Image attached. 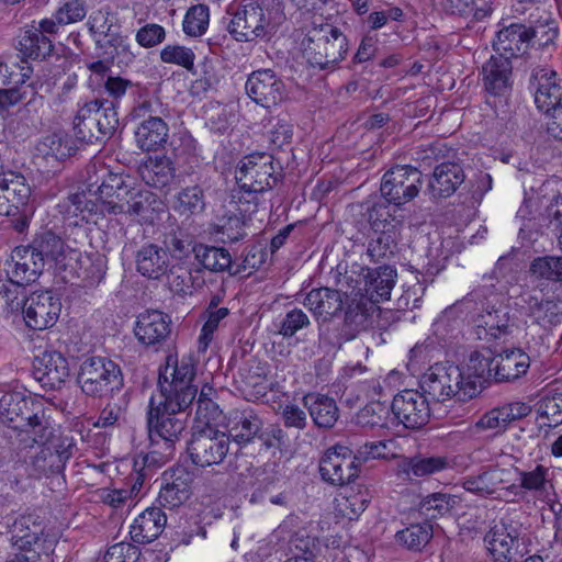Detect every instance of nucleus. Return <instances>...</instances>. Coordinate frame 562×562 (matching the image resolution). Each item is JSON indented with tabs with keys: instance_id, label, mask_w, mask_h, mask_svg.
<instances>
[{
	"instance_id": "nucleus-46",
	"label": "nucleus",
	"mask_w": 562,
	"mask_h": 562,
	"mask_svg": "<svg viewBox=\"0 0 562 562\" xmlns=\"http://www.w3.org/2000/svg\"><path fill=\"white\" fill-rule=\"evenodd\" d=\"M457 504L458 499L454 495L432 493L420 501L419 512L428 519H436L450 514Z\"/></svg>"
},
{
	"instance_id": "nucleus-32",
	"label": "nucleus",
	"mask_w": 562,
	"mask_h": 562,
	"mask_svg": "<svg viewBox=\"0 0 562 562\" xmlns=\"http://www.w3.org/2000/svg\"><path fill=\"white\" fill-rule=\"evenodd\" d=\"M167 517L158 507H150L139 514L131 526L134 542L149 543L157 539L166 527Z\"/></svg>"
},
{
	"instance_id": "nucleus-20",
	"label": "nucleus",
	"mask_w": 562,
	"mask_h": 562,
	"mask_svg": "<svg viewBox=\"0 0 562 562\" xmlns=\"http://www.w3.org/2000/svg\"><path fill=\"white\" fill-rule=\"evenodd\" d=\"M536 34L537 31L531 26L512 23L497 32L493 47L498 53V56L510 60L513 57L527 53Z\"/></svg>"
},
{
	"instance_id": "nucleus-35",
	"label": "nucleus",
	"mask_w": 562,
	"mask_h": 562,
	"mask_svg": "<svg viewBox=\"0 0 562 562\" xmlns=\"http://www.w3.org/2000/svg\"><path fill=\"white\" fill-rule=\"evenodd\" d=\"M20 61L15 65L16 70H12V82L14 85H24L31 79L33 74V63L35 60V27L26 25L18 36Z\"/></svg>"
},
{
	"instance_id": "nucleus-42",
	"label": "nucleus",
	"mask_w": 562,
	"mask_h": 562,
	"mask_svg": "<svg viewBox=\"0 0 562 562\" xmlns=\"http://www.w3.org/2000/svg\"><path fill=\"white\" fill-rule=\"evenodd\" d=\"M303 404L318 428H331L338 420V406L335 400L327 395L307 394L303 397Z\"/></svg>"
},
{
	"instance_id": "nucleus-18",
	"label": "nucleus",
	"mask_w": 562,
	"mask_h": 562,
	"mask_svg": "<svg viewBox=\"0 0 562 562\" xmlns=\"http://www.w3.org/2000/svg\"><path fill=\"white\" fill-rule=\"evenodd\" d=\"M529 85L540 111L551 114L554 109H562V87L557 81L555 71L536 67L531 71Z\"/></svg>"
},
{
	"instance_id": "nucleus-50",
	"label": "nucleus",
	"mask_w": 562,
	"mask_h": 562,
	"mask_svg": "<svg viewBox=\"0 0 562 562\" xmlns=\"http://www.w3.org/2000/svg\"><path fill=\"white\" fill-rule=\"evenodd\" d=\"M529 272L536 279L562 283V256L535 258L530 263Z\"/></svg>"
},
{
	"instance_id": "nucleus-7",
	"label": "nucleus",
	"mask_w": 562,
	"mask_h": 562,
	"mask_svg": "<svg viewBox=\"0 0 562 562\" xmlns=\"http://www.w3.org/2000/svg\"><path fill=\"white\" fill-rule=\"evenodd\" d=\"M194 375L191 358L183 357L178 360L176 356H167L165 366L159 369V395L171 397L183 404H192L198 394V387L192 385Z\"/></svg>"
},
{
	"instance_id": "nucleus-61",
	"label": "nucleus",
	"mask_w": 562,
	"mask_h": 562,
	"mask_svg": "<svg viewBox=\"0 0 562 562\" xmlns=\"http://www.w3.org/2000/svg\"><path fill=\"white\" fill-rule=\"evenodd\" d=\"M61 134L52 132L43 136L37 145V156L42 155L43 158L50 164V167L58 168L60 166V157L66 156L61 150Z\"/></svg>"
},
{
	"instance_id": "nucleus-52",
	"label": "nucleus",
	"mask_w": 562,
	"mask_h": 562,
	"mask_svg": "<svg viewBox=\"0 0 562 562\" xmlns=\"http://www.w3.org/2000/svg\"><path fill=\"white\" fill-rule=\"evenodd\" d=\"M91 102H95L94 110L97 111L93 113L98 121V133L102 135V137H110L119 126V117L114 102L108 99H95Z\"/></svg>"
},
{
	"instance_id": "nucleus-9",
	"label": "nucleus",
	"mask_w": 562,
	"mask_h": 562,
	"mask_svg": "<svg viewBox=\"0 0 562 562\" xmlns=\"http://www.w3.org/2000/svg\"><path fill=\"white\" fill-rule=\"evenodd\" d=\"M229 436L212 427L192 434L187 446L191 462L201 468L221 464L229 451Z\"/></svg>"
},
{
	"instance_id": "nucleus-19",
	"label": "nucleus",
	"mask_w": 562,
	"mask_h": 562,
	"mask_svg": "<svg viewBox=\"0 0 562 562\" xmlns=\"http://www.w3.org/2000/svg\"><path fill=\"white\" fill-rule=\"evenodd\" d=\"M495 356L488 352L473 351L470 355L463 373V398H473L479 395L486 384L496 382L494 374Z\"/></svg>"
},
{
	"instance_id": "nucleus-57",
	"label": "nucleus",
	"mask_w": 562,
	"mask_h": 562,
	"mask_svg": "<svg viewBox=\"0 0 562 562\" xmlns=\"http://www.w3.org/2000/svg\"><path fill=\"white\" fill-rule=\"evenodd\" d=\"M209 8L205 4H196L191 7L184 16L182 29L183 32L191 37H198L206 32L209 26Z\"/></svg>"
},
{
	"instance_id": "nucleus-36",
	"label": "nucleus",
	"mask_w": 562,
	"mask_h": 562,
	"mask_svg": "<svg viewBox=\"0 0 562 562\" xmlns=\"http://www.w3.org/2000/svg\"><path fill=\"white\" fill-rule=\"evenodd\" d=\"M143 181L155 189L164 190L170 187L176 179V168L167 156L149 157L140 167Z\"/></svg>"
},
{
	"instance_id": "nucleus-8",
	"label": "nucleus",
	"mask_w": 562,
	"mask_h": 562,
	"mask_svg": "<svg viewBox=\"0 0 562 562\" xmlns=\"http://www.w3.org/2000/svg\"><path fill=\"white\" fill-rule=\"evenodd\" d=\"M419 387L427 400L443 403L452 397L463 398V373L457 366L436 363L420 378Z\"/></svg>"
},
{
	"instance_id": "nucleus-1",
	"label": "nucleus",
	"mask_w": 562,
	"mask_h": 562,
	"mask_svg": "<svg viewBox=\"0 0 562 562\" xmlns=\"http://www.w3.org/2000/svg\"><path fill=\"white\" fill-rule=\"evenodd\" d=\"M59 416L56 406L43 407L42 416H37V472L52 477L57 486L64 483V469L75 448L74 439L61 429Z\"/></svg>"
},
{
	"instance_id": "nucleus-30",
	"label": "nucleus",
	"mask_w": 562,
	"mask_h": 562,
	"mask_svg": "<svg viewBox=\"0 0 562 562\" xmlns=\"http://www.w3.org/2000/svg\"><path fill=\"white\" fill-rule=\"evenodd\" d=\"M512 61L506 57L492 56L483 66V83L493 95H504L512 87Z\"/></svg>"
},
{
	"instance_id": "nucleus-53",
	"label": "nucleus",
	"mask_w": 562,
	"mask_h": 562,
	"mask_svg": "<svg viewBox=\"0 0 562 562\" xmlns=\"http://www.w3.org/2000/svg\"><path fill=\"white\" fill-rule=\"evenodd\" d=\"M517 474L519 475L520 485L517 486L512 484L506 487L509 492H515L517 487H520L525 491L535 492V493H543L547 490L548 484V473L549 469L543 465H537L531 471H522L518 468L515 469Z\"/></svg>"
},
{
	"instance_id": "nucleus-16",
	"label": "nucleus",
	"mask_w": 562,
	"mask_h": 562,
	"mask_svg": "<svg viewBox=\"0 0 562 562\" xmlns=\"http://www.w3.org/2000/svg\"><path fill=\"white\" fill-rule=\"evenodd\" d=\"M33 294V289L24 291L0 271V316L7 317L22 310L23 323L30 331H32V322L35 321V308L33 301L30 302L29 297Z\"/></svg>"
},
{
	"instance_id": "nucleus-49",
	"label": "nucleus",
	"mask_w": 562,
	"mask_h": 562,
	"mask_svg": "<svg viewBox=\"0 0 562 562\" xmlns=\"http://www.w3.org/2000/svg\"><path fill=\"white\" fill-rule=\"evenodd\" d=\"M370 495L367 488L351 490L346 495L337 498V510L349 520L357 519L370 503Z\"/></svg>"
},
{
	"instance_id": "nucleus-10",
	"label": "nucleus",
	"mask_w": 562,
	"mask_h": 562,
	"mask_svg": "<svg viewBox=\"0 0 562 562\" xmlns=\"http://www.w3.org/2000/svg\"><path fill=\"white\" fill-rule=\"evenodd\" d=\"M422 183L423 175L417 168L396 166L384 173L380 191L389 203L404 205L418 195Z\"/></svg>"
},
{
	"instance_id": "nucleus-24",
	"label": "nucleus",
	"mask_w": 562,
	"mask_h": 562,
	"mask_svg": "<svg viewBox=\"0 0 562 562\" xmlns=\"http://www.w3.org/2000/svg\"><path fill=\"white\" fill-rule=\"evenodd\" d=\"M262 427V419L250 407L233 409L227 418V436H229V440L233 439L240 446L252 442Z\"/></svg>"
},
{
	"instance_id": "nucleus-23",
	"label": "nucleus",
	"mask_w": 562,
	"mask_h": 562,
	"mask_svg": "<svg viewBox=\"0 0 562 562\" xmlns=\"http://www.w3.org/2000/svg\"><path fill=\"white\" fill-rule=\"evenodd\" d=\"M519 299L524 304L522 307L527 311V315L538 325L548 327L560 322L559 303L553 299L544 297L541 291L524 290Z\"/></svg>"
},
{
	"instance_id": "nucleus-45",
	"label": "nucleus",
	"mask_w": 562,
	"mask_h": 562,
	"mask_svg": "<svg viewBox=\"0 0 562 562\" xmlns=\"http://www.w3.org/2000/svg\"><path fill=\"white\" fill-rule=\"evenodd\" d=\"M95 102L85 103L77 112L74 121L76 137L86 143L99 140L102 135L98 133V121L94 116Z\"/></svg>"
},
{
	"instance_id": "nucleus-27",
	"label": "nucleus",
	"mask_w": 562,
	"mask_h": 562,
	"mask_svg": "<svg viewBox=\"0 0 562 562\" xmlns=\"http://www.w3.org/2000/svg\"><path fill=\"white\" fill-rule=\"evenodd\" d=\"M37 256L44 263H49L59 270L72 268L71 262H77L80 252L65 246L63 239L48 232L45 233L37 246Z\"/></svg>"
},
{
	"instance_id": "nucleus-29",
	"label": "nucleus",
	"mask_w": 562,
	"mask_h": 562,
	"mask_svg": "<svg viewBox=\"0 0 562 562\" xmlns=\"http://www.w3.org/2000/svg\"><path fill=\"white\" fill-rule=\"evenodd\" d=\"M135 263L137 272L143 277L159 280L169 271V254L164 247L147 243L137 250Z\"/></svg>"
},
{
	"instance_id": "nucleus-60",
	"label": "nucleus",
	"mask_w": 562,
	"mask_h": 562,
	"mask_svg": "<svg viewBox=\"0 0 562 562\" xmlns=\"http://www.w3.org/2000/svg\"><path fill=\"white\" fill-rule=\"evenodd\" d=\"M386 412V407L382 403L371 402L356 414L355 423L362 428L385 427Z\"/></svg>"
},
{
	"instance_id": "nucleus-64",
	"label": "nucleus",
	"mask_w": 562,
	"mask_h": 562,
	"mask_svg": "<svg viewBox=\"0 0 562 562\" xmlns=\"http://www.w3.org/2000/svg\"><path fill=\"white\" fill-rule=\"evenodd\" d=\"M139 558V548L123 541L111 546L106 550L104 562H138Z\"/></svg>"
},
{
	"instance_id": "nucleus-40",
	"label": "nucleus",
	"mask_w": 562,
	"mask_h": 562,
	"mask_svg": "<svg viewBox=\"0 0 562 562\" xmlns=\"http://www.w3.org/2000/svg\"><path fill=\"white\" fill-rule=\"evenodd\" d=\"M168 125L159 116L144 119L135 130L136 145L144 151L157 150L168 139Z\"/></svg>"
},
{
	"instance_id": "nucleus-38",
	"label": "nucleus",
	"mask_w": 562,
	"mask_h": 562,
	"mask_svg": "<svg viewBox=\"0 0 562 562\" xmlns=\"http://www.w3.org/2000/svg\"><path fill=\"white\" fill-rule=\"evenodd\" d=\"M496 383L512 382L526 374L530 367L529 356L520 349L506 350L495 356Z\"/></svg>"
},
{
	"instance_id": "nucleus-4",
	"label": "nucleus",
	"mask_w": 562,
	"mask_h": 562,
	"mask_svg": "<svg viewBox=\"0 0 562 562\" xmlns=\"http://www.w3.org/2000/svg\"><path fill=\"white\" fill-rule=\"evenodd\" d=\"M303 53L312 67L333 70L345 59L348 40L341 31L329 24L313 26L303 40Z\"/></svg>"
},
{
	"instance_id": "nucleus-48",
	"label": "nucleus",
	"mask_w": 562,
	"mask_h": 562,
	"mask_svg": "<svg viewBox=\"0 0 562 562\" xmlns=\"http://www.w3.org/2000/svg\"><path fill=\"white\" fill-rule=\"evenodd\" d=\"M30 402L32 400L25 398L21 393L3 395L0 400V415L10 423L16 422L19 418L31 422L33 415L30 414Z\"/></svg>"
},
{
	"instance_id": "nucleus-59",
	"label": "nucleus",
	"mask_w": 562,
	"mask_h": 562,
	"mask_svg": "<svg viewBox=\"0 0 562 562\" xmlns=\"http://www.w3.org/2000/svg\"><path fill=\"white\" fill-rule=\"evenodd\" d=\"M160 59L165 64L180 66L193 74L194 70V52L182 45H167L160 50Z\"/></svg>"
},
{
	"instance_id": "nucleus-62",
	"label": "nucleus",
	"mask_w": 562,
	"mask_h": 562,
	"mask_svg": "<svg viewBox=\"0 0 562 562\" xmlns=\"http://www.w3.org/2000/svg\"><path fill=\"white\" fill-rule=\"evenodd\" d=\"M87 15L86 0H64L55 12L59 25L82 21Z\"/></svg>"
},
{
	"instance_id": "nucleus-6",
	"label": "nucleus",
	"mask_w": 562,
	"mask_h": 562,
	"mask_svg": "<svg viewBox=\"0 0 562 562\" xmlns=\"http://www.w3.org/2000/svg\"><path fill=\"white\" fill-rule=\"evenodd\" d=\"M279 164L268 153H252L244 157L235 171V179L239 188L249 194L257 195L273 189L280 178ZM257 196H254L256 200Z\"/></svg>"
},
{
	"instance_id": "nucleus-63",
	"label": "nucleus",
	"mask_w": 562,
	"mask_h": 562,
	"mask_svg": "<svg viewBox=\"0 0 562 562\" xmlns=\"http://www.w3.org/2000/svg\"><path fill=\"white\" fill-rule=\"evenodd\" d=\"M538 413L542 418H547L548 427H557L562 424V393H555L546 396L539 402Z\"/></svg>"
},
{
	"instance_id": "nucleus-55",
	"label": "nucleus",
	"mask_w": 562,
	"mask_h": 562,
	"mask_svg": "<svg viewBox=\"0 0 562 562\" xmlns=\"http://www.w3.org/2000/svg\"><path fill=\"white\" fill-rule=\"evenodd\" d=\"M397 249L395 233H380L368 243L367 254L372 261L386 260L393 257Z\"/></svg>"
},
{
	"instance_id": "nucleus-39",
	"label": "nucleus",
	"mask_w": 562,
	"mask_h": 562,
	"mask_svg": "<svg viewBox=\"0 0 562 562\" xmlns=\"http://www.w3.org/2000/svg\"><path fill=\"white\" fill-rule=\"evenodd\" d=\"M375 311V306L364 299L352 300L347 304L345 311L341 335L345 340H351L357 335L366 330L371 325V317Z\"/></svg>"
},
{
	"instance_id": "nucleus-11",
	"label": "nucleus",
	"mask_w": 562,
	"mask_h": 562,
	"mask_svg": "<svg viewBox=\"0 0 562 562\" xmlns=\"http://www.w3.org/2000/svg\"><path fill=\"white\" fill-rule=\"evenodd\" d=\"M322 479L334 486H342L355 481L360 468L353 456V450L342 443H337L326 450L319 461Z\"/></svg>"
},
{
	"instance_id": "nucleus-58",
	"label": "nucleus",
	"mask_w": 562,
	"mask_h": 562,
	"mask_svg": "<svg viewBox=\"0 0 562 562\" xmlns=\"http://www.w3.org/2000/svg\"><path fill=\"white\" fill-rule=\"evenodd\" d=\"M35 519L32 516H22L12 525V543L20 550L30 551L35 543L33 527Z\"/></svg>"
},
{
	"instance_id": "nucleus-51",
	"label": "nucleus",
	"mask_w": 562,
	"mask_h": 562,
	"mask_svg": "<svg viewBox=\"0 0 562 562\" xmlns=\"http://www.w3.org/2000/svg\"><path fill=\"white\" fill-rule=\"evenodd\" d=\"M449 459L442 456L415 457L407 462L405 472L417 477L431 475L448 469Z\"/></svg>"
},
{
	"instance_id": "nucleus-44",
	"label": "nucleus",
	"mask_w": 562,
	"mask_h": 562,
	"mask_svg": "<svg viewBox=\"0 0 562 562\" xmlns=\"http://www.w3.org/2000/svg\"><path fill=\"white\" fill-rule=\"evenodd\" d=\"M434 536L432 525L428 521L412 524L395 533L398 544L409 551L420 552Z\"/></svg>"
},
{
	"instance_id": "nucleus-41",
	"label": "nucleus",
	"mask_w": 562,
	"mask_h": 562,
	"mask_svg": "<svg viewBox=\"0 0 562 562\" xmlns=\"http://www.w3.org/2000/svg\"><path fill=\"white\" fill-rule=\"evenodd\" d=\"M164 212V203L157 194L148 190L134 191L125 202V212L138 216L145 223H153Z\"/></svg>"
},
{
	"instance_id": "nucleus-2",
	"label": "nucleus",
	"mask_w": 562,
	"mask_h": 562,
	"mask_svg": "<svg viewBox=\"0 0 562 562\" xmlns=\"http://www.w3.org/2000/svg\"><path fill=\"white\" fill-rule=\"evenodd\" d=\"M497 302L493 285L481 286L457 302L449 311L458 310L470 315L477 328H483L485 335L497 339L510 331L509 313L497 307Z\"/></svg>"
},
{
	"instance_id": "nucleus-37",
	"label": "nucleus",
	"mask_w": 562,
	"mask_h": 562,
	"mask_svg": "<svg viewBox=\"0 0 562 562\" xmlns=\"http://www.w3.org/2000/svg\"><path fill=\"white\" fill-rule=\"evenodd\" d=\"M507 470L498 467H488L475 475H469L462 480V487L479 497L487 498L493 496L506 483Z\"/></svg>"
},
{
	"instance_id": "nucleus-15",
	"label": "nucleus",
	"mask_w": 562,
	"mask_h": 562,
	"mask_svg": "<svg viewBox=\"0 0 562 562\" xmlns=\"http://www.w3.org/2000/svg\"><path fill=\"white\" fill-rule=\"evenodd\" d=\"M520 530L509 519L502 518L484 537L495 562H513L518 555Z\"/></svg>"
},
{
	"instance_id": "nucleus-34",
	"label": "nucleus",
	"mask_w": 562,
	"mask_h": 562,
	"mask_svg": "<svg viewBox=\"0 0 562 562\" xmlns=\"http://www.w3.org/2000/svg\"><path fill=\"white\" fill-rule=\"evenodd\" d=\"M465 179L463 169L453 162H441L435 167L428 189L432 198H448Z\"/></svg>"
},
{
	"instance_id": "nucleus-33",
	"label": "nucleus",
	"mask_w": 562,
	"mask_h": 562,
	"mask_svg": "<svg viewBox=\"0 0 562 562\" xmlns=\"http://www.w3.org/2000/svg\"><path fill=\"white\" fill-rule=\"evenodd\" d=\"M402 205H395L385 201L373 203L367 209V218L374 232L395 233L405 221Z\"/></svg>"
},
{
	"instance_id": "nucleus-5",
	"label": "nucleus",
	"mask_w": 562,
	"mask_h": 562,
	"mask_svg": "<svg viewBox=\"0 0 562 562\" xmlns=\"http://www.w3.org/2000/svg\"><path fill=\"white\" fill-rule=\"evenodd\" d=\"M77 383L87 396L102 398L121 391L123 374L113 360L105 357H90L80 364Z\"/></svg>"
},
{
	"instance_id": "nucleus-3",
	"label": "nucleus",
	"mask_w": 562,
	"mask_h": 562,
	"mask_svg": "<svg viewBox=\"0 0 562 562\" xmlns=\"http://www.w3.org/2000/svg\"><path fill=\"white\" fill-rule=\"evenodd\" d=\"M190 406L191 404H183L171 397L151 396L147 413L149 440L156 445L160 442L176 448V443L187 429V409Z\"/></svg>"
},
{
	"instance_id": "nucleus-47",
	"label": "nucleus",
	"mask_w": 562,
	"mask_h": 562,
	"mask_svg": "<svg viewBox=\"0 0 562 562\" xmlns=\"http://www.w3.org/2000/svg\"><path fill=\"white\" fill-rule=\"evenodd\" d=\"M0 188L1 192H5L10 201L18 205L26 204L31 196V186L24 176L13 171L0 173Z\"/></svg>"
},
{
	"instance_id": "nucleus-21",
	"label": "nucleus",
	"mask_w": 562,
	"mask_h": 562,
	"mask_svg": "<svg viewBox=\"0 0 562 562\" xmlns=\"http://www.w3.org/2000/svg\"><path fill=\"white\" fill-rule=\"evenodd\" d=\"M164 484L160 487L158 502L164 507H178L189 499L193 474L183 467L166 471L162 476Z\"/></svg>"
},
{
	"instance_id": "nucleus-12",
	"label": "nucleus",
	"mask_w": 562,
	"mask_h": 562,
	"mask_svg": "<svg viewBox=\"0 0 562 562\" xmlns=\"http://www.w3.org/2000/svg\"><path fill=\"white\" fill-rule=\"evenodd\" d=\"M273 29L266 18L263 9L257 3H248L238 8L227 24L228 33L237 42L269 38Z\"/></svg>"
},
{
	"instance_id": "nucleus-25",
	"label": "nucleus",
	"mask_w": 562,
	"mask_h": 562,
	"mask_svg": "<svg viewBox=\"0 0 562 562\" xmlns=\"http://www.w3.org/2000/svg\"><path fill=\"white\" fill-rule=\"evenodd\" d=\"M35 247L32 245L18 246L11 252V259L7 262L4 276L9 280L22 286L23 290L33 289L35 280Z\"/></svg>"
},
{
	"instance_id": "nucleus-17",
	"label": "nucleus",
	"mask_w": 562,
	"mask_h": 562,
	"mask_svg": "<svg viewBox=\"0 0 562 562\" xmlns=\"http://www.w3.org/2000/svg\"><path fill=\"white\" fill-rule=\"evenodd\" d=\"M248 97L263 108L277 105L284 98V83L271 69L252 71L245 83Z\"/></svg>"
},
{
	"instance_id": "nucleus-56",
	"label": "nucleus",
	"mask_w": 562,
	"mask_h": 562,
	"mask_svg": "<svg viewBox=\"0 0 562 562\" xmlns=\"http://www.w3.org/2000/svg\"><path fill=\"white\" fill-rule=\"evenodd\" d=\"M61 303L59 299L54 297L52 292L46 291L37 295V317L43 318V323L37 325V330L53 327L60 314Z\"/></svg>"
},
{
	"instance_id": "nucleus-54",
	"label": "nucleus",
	"mask_w": 562,
	"mask_h": 562,
	"mask_svg": "<svg viewBox=\"0 0 562 562\" xmlns=\"http://www.w3.org/2000/svg\"><path fill=\"white\" fill-rule=\"evenodd\" d=\"M205 207L203 190L199 186L187 187L177 195L176 211L180 214L193 215L203 212Z\"/></svg>"
},
{
	"instance_id": "nucleus-26",
	"label": "nucleus",
	"mask_w": 562,
	"mask_h": 562,
	"mask_svg": "<svg viewBox=\"0 0 562 562\" xmlns=\"http://www.w3.org/2000/svg\"><path fill=\"white\" fill-rule=\"evenodd\" d=\"M317 322H329L344 306V294L340 291L319 288L311 290L303 302Z\"/></svg>"
},
{
	"instance_id": "nucleus-43",
	"label": "nucleus",
	"mask_w": 562,
	"mask_h": 562,
	"mask_svg": "<svg viewBox=\"0 0 562 562\" xmlns=\"http://www.w3.org/2000/svg\"><path fill=\"white\" fill-rule=\"evenodd\" d=\"M192 252L203 268L212 272H223L232 268V256L223 247L199 244L193 246Z\"/></svg>"
},
{
	"instance_id": "nucleus-22",
	"label": "nucleus",
	"mask_w": 562,
	"mask_h": 562,
	"mask_svg": "<svg viewBox=\"0 0 562 562\" xmlns=\"http://www.w3.org/2000/svg\"><path fill=\"white\" fill-rule=\"evenodd\" d=\"M135 336L146 346H156L165 342L171 334V318L160 311H146L138 315Z\"/></svg>"
},
{
	"instance_id": "nucleus-14",
	"label": "nucleus",
	"mask_w": 562,
	"mask_h": 562,
	"mask_svg": "<svg viewBox=\"0 0 562 562\" xmlns=\"http://www.w3.org/2000/svg\"><path fill=\"white\" fill-rule=\"evenodd\" d=\"M131 193L132 188L122 175L109 172L94 191L97 195L94 212L103 215L123 214L125 202H128Z\"/></svg>"
},
{
	"instance_id": "nucleus-13",
	"label": "nucleus",
	"mask_w": 562,
	"mask_h": 562,
	"mask_svg": "<svg viewBox=\"0 0 562 562\" xmlns=\"http://www.w3.org/2000/svg\"><path fill=\"white\" fill-rule=\"evenodd\" d=\"M395 418L408 429H419L430 417V406L427 397L415 390H404L397 393L391 405Z\"/></svg>"
},
{
	"instance_id": "nucleus-28",
	"label": "nucleus",
	"mask_w": 562,
	"mask_h": 562,
	"mask_svg": "<svg viewBox=\"0 0 562 562\" xmlns=\"http://www.w3.org/2000/svg\"><path fill=\"white\" fill-rule=\"evenodd\" d=\"M363 276V291L366 301L373 306L376 303L391 297V291L395 285L396 270L390 266H381L375 269H366Z\"/></svg>"
},
{
	"instance_id": "nucleus-31",
	"label": "nucleus",
	"mask_w": 562,
	"mask_h": 562,
	"mask_svg": "<svg viewBox=\"0 0 562 562\" xmlns=\"http://www.w3.org/2000/svg\"><path fill=\"white\" fill-rule=\"evenodd\" d=\"M68 374V362L61 353L45 351L38 359L37 383L42 389H59Z\"/></svg>"
}]
</instances>
